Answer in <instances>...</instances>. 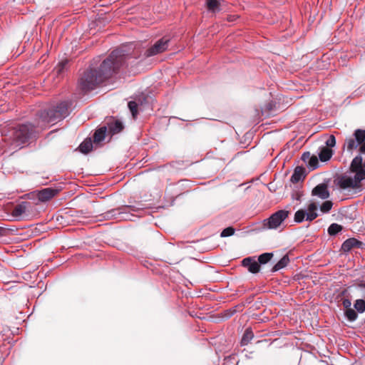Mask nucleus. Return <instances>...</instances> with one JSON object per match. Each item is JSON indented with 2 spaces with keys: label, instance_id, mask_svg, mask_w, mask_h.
<instances>
[{
  "label": "nucleus",
  "instance_id": "obj_1",
  "mask_svg": "<svg viewBox=\"0 0 365 365\" xmlns=\"http://www.w3.org/2000/svg\"><path fill=\"white\" fill-rule=\"evenodd\" d=\"M125 56L120 50H114L97 68L91 66L78 80V88L87 93L98 88L110 78L125 63Z\"/></svg>",
  "mask_w": 365,
  "mask_h": 365
},
{
  "label": "nucleus",
  "instance_id": "obj_2",
  "mask_svg": "<svg viewBox=\"0 0 365 365\" xmlns=\"http://www.w3.org/2000/svg\"><path fill=\"white\" fill-rule=\"evenodd\" d=\"M349 174H342L337 178L338 186L343 190L359 189L365 179V164L361 155L356 156L349 166Z\"/></svg>",
  "mask_w": 365,
  "mask_h": 365
},
{
  "label": "nucleus",
  "instance_id": "obj_3",
  "mask_svg": "<svg viewBox=\"0 0 365 365\" xmlns=\"http://www.w3.org/2000/svg\"><path fill=\"white\" fill-rule=\"evenodd\" d=\"M36 136V132L33 125L21 124L14 128L10 138L11 144L20 146L35 138Z\"/></svg>",
  "mask_w": 365,
  "mask_h": 365
},
{
  "label": "nucleus",
  "instance_id": "obj_4",
  "mask_svg": "<svg viewBox=\"0 0 365 365\" xmlns=\"http://www.w3.org/2000/svg\"><path fill=\"white\" fill-rule=\"evenodd\" d=\"M68 101H61L52 106L47 110L42 112L40 118L45 123H54V122L60 120L68 115Z\"/></svg>",
  "mask_w": 365,
  "mask_h": 365
},
{
  "label": "nucleus",
  "instance_id": "obj_5",
  "mask_svg": "<svg viewBox=\"0 0 365 365\" xmlns=\"http://www.w3.org/2000/svg\"><path fill=\"white\" fill-rule=\"evenodd\" d=\"M353 136L354 138H348L345 140L344 146H346L349 151L356 150L359 146V152L365 154V130H355Z\"/></svg>",
  "mask_w": 365,
  "mask_h": 365
},
{
  "label": "nucleus",
  "instance_id": "obj_6",
  "mask_svg": "<svg viewBox=\"0 0 365 365\" xmlns=\"http://www.w3.org/2000/svg\"><path fill=\"white\" fill-rule=\"evenodd\" d=\"M289 215V211L284 210H278L264 221V225H267L269 229H276L288 217Z\"/></svg>",
  "mask_w": 365,
  "mask_h": 365
},
{
  "label": "nucleus",
  "instance_id": "obj_7",
  "mask_svg": "<svg viewBox=\"0 0 365 365\" xmlns=\"http://www.w3.org/2000/svg\"><path fill=\"white\" fill-rule=\"evenodd\" d=\"M169 41V38L166 37L160 38L153 46L145 51V56L150 57L164 52L168 47Z\"/></svg>",
  "mask_w": 365,
  "mask_h": 365
},
{
  "label": "nucleus",
  "instance_id": "obj_8",
  "mask_svg": "<svg viewBox=\"0 0 365 365\" xmlns=\"http://www.w3.org/2000/svg\"><path fill=\"white\" fill-rule=\"evenodd\" d=\"M312 195L317 196L322 200L328 199L330 197V193L327 184L320 183L315 186L312 190Z\"/></svg>",
  "mask_w": 365,
  "mask_h": 365
},
{
  "label": "nucleus",
  "instance_id": "obj_9",
  "mask_svg": "<svg viewBox=\"0 0 365 365\" xmlns=\"http://www.w3.org/2000/svg\"><path fill=\"white\" fill-rule=\"evenodd\" d=\"M364 245V244L362 242L352 237L343 242L341 250L344 252H348L353 248H361Z\"/></svg>",
  "mask_w": 365,
  "mask_h": 365
},
{
  "label": "nucleus",
  "instance_id": "obj_10",
  "mask_svg": "<svg viewBox=\"0 0 365 365\" xmlns=\"http://www.w3.org/2000/svg\"><path fill=\"white\" fill-rule=\"evenodd\" d=\"M242 264L245 267H247L250 272L253 274L258 273L260 270V265L252 257L245 258L242 261Z\"/></svg>",
  "mask_w": 365,
  "mask_h": 365
},
{
  "label": "nucleus",
  "instance_id": "obj_11",
  "mask_svg": "<svg viewBox=\"0 0 365 365\" xmlns=\"http://www.w3.org/2000/svg\"><path fill=\"white\" fill-rule=\"evenodd\" d=\"M58 190L51 187L43 189L38 193V199L41 202H46L56 196Z\"/></svg>",
  "mask_w": 365,
  "mask_h": 365
},
{
  "label": "nucleus",
  "instance_id": "obj_12",
  "mask_svg": "<svg viewBox=\"0 0 365 365\" xmlns=\"http://www.w3.org/2000/svg\"><path fill=\"white\" fill-rule=\"evenodd\" d=\"M108 131L111 135L117 134L121 132L124 126L121 121L118 120L111 119L107 123Z\"/></svg>",
  "mask_w": 365,
  "mask_h": 365
},
{
  "label": "nucleus",
  "instance_id": "obj_13",
  "mask_svg": "<svg viewBox=\"0 0 365 365\" xmlns=\"http://www.w3.org/2000/svg\"><path fill=\"white\" fill-rule=\"evenodd\" d=\"M68 62V59H64L60 61L53 71V75L58 78L62 77L65 71L67 70Z\"/></svg>",
  "mask_w": 365,
  "mask_h": 365
},
{
  "label": "nucleus",
  "instance_id": "obj_14",
  "mask_svg": "<svg viewBox=\"0 0 365 365\" xmlns=\"http://www.w3.org/2000/svg\"><path fill=\"white\" fill-rule=\"evenodd\" d=\"M317 205L315 202H311L307 207V221H312L316 219L318 216L317 212Z\"/></svg>",
  "mask_w": 365,
  "mask_h": 365
},
{
  "label": "nucleus",
  "instance_id": "obj_15",
  "mask_svg": "<svg viewBox=\"0 0 365 365\" xmlns=\"http://www.w3.org/2000/svg\"><path fill=\"white\" fill-rule=\"evenodd\" d=\"M305 169L303 167L297 166L291 177V181L294 183L298 182L304 178Z\"/></svg>",
  "mask_w": 365,
  "mask_h": 365
},
{
  "label": "nucleus",
  "instance_id": "obj_16",
  "mask_svg": "<svg viewBox=\"0 0 365 365\" xmlns=\"http://www.w3.org/2000/svg\"><path fill=\"white\" fill-rule=\"evenodd\" d=\"M223 2V0H207V7L209 11L215 13L220 11L221 5Z\"/></svg>",
  "mask_w": 365,
  "mask_h": 365
},
{
  "label": "nucleus",
  "instance_id": "obj_17",
  "mask_svg": "<svg viewBox=\"0 0 365 365\" xmlns=\"http://www.w3.org/2000/svg\"><path fill=\"white\" fill-rule=\"evenodd\" d=\"M106 131V126H102L96 130L93 135V142L95 143H99L103 141L105 139Z\"/></svg>",
  "mask_w": 365,
  "mask_h": 365
},
{
  "label": "nucleus",
  "instance_id": "obj_18",
  "mask_svg": "<svg viewBox=\"0 0 365 365\" xmlns=\"http://www.w3.org/2000/svg\"><path fill=\"white\" fill-rule=\"evenodd\" d=\"M29 204L28 202H22L15 206L12 211V215L14 217H19L27 210V206Z\"/></svg>",
  "mask_w": 365,
  "mask_h": 365
},
{
  "label": "nucleus",
  "instance_id": "obj_19",
  "mask_svg": "<svg viewBox=\"0 0 365 365\" xmlns=\"http://www.w3.org/2000/svg\"><path fill=\"white\" fill-rule=\"evenodd\" d=\"M332 155L333 150L327 147H323L319 153V158L322 162L329 160L332 157Z\"/></svg>",
  "mask_w": 365,
  "mask_h": 365
},
{
  "label": "nucleus",
  "instance_id": "obj_20",
  "mask_svg": "<svg viewBox=\"0 0 365 365\" xmlns=\"http://www.w3.org/2000/svg\"><path fill=\"white\" fill-rule=\"evenodd\" d=\"M93 148V143L91 138H86L79 145V150L84 154L88 153Z\"/></svg>",
  "mask_w": 365,
  "mask_h": 365
},
{
  "label": "nucleus",
  "instance_id": "obj_21",
  "mask_svg": "<svg viewBox=\"0 0 365 365\" xmlns=\"http://www.w3.org/2000/svg\"><path fill=\"white\" fill-rule=\"evenodd\" d=\"M289 262L288 255H284L272 268V272H275L285 267Z\"/></svg>",
  "mask_w": 365,
  "mask_h": 365
},
{
  "label": "nucleus",
  "instance_id": "obj_22",
  "mask_svg": "<svg viewBox=\"0 0 365 365\" xmlns=\"http://www.w3.org/2000/svg\"><path fill=\"white\" fill-rule=\"evenodd\" d=\"M254 334L251 329L248 328L245 330L242 338L241 339V345L245 346L249 344V342L253 339Z\"/></svg>",
  "mask_w": 365,
  "mask_h": 365
},
{
  "label": "nucleus",
  "instance_id": "obj_23",
  "mask_svg": "<svg viewBox=\"0 0 365 365\" xmlns=\"http://www.w3.org/2000/svg\"><path fill=\"white\" fill-rule=\"evenodd\" d=\"M343 227L341 225L336 223H332L328 228V233L329 235H336L337 233L341 232Z\"/></svg>",
  "mask_w": 365,
  "mask_h": 365
},
{
  "label": "nucleus",
  "instance_id": "obj_24",
  "mask_svg": "<svg viewBox=\"0 0 365 365\" xmlns=\"http://www.w3.org/2000/svg\"><path fill=\"white\" fill-rule=\"evenodd\" d=\"M272 257H273L272 253H269V252L263 253L259 256L257 262L259 263V265H260V264H264L267 263L268 262H269L272 259Z\"/></svg>",
  "mask_w": 365,
  "mask_h": 365
},
{
  "label": "nucleus",
  "instance_id": "obj_25",
  "mask_svg": "<svg viewBox=\"0 0 365 365\" xmlns=\"http://www.w3.org/2000/svg\"><path fill=\"white\" fill-rule=\"evenodd\" d=\"M307 218V213L306 211L304 210H299L295 212L294 215V221L296 222H302L304 218Z\"/></svg>",
  "mask_w": 365,
  "mask_h": 365
},
{
  "label": "nucleus",
  "instance_id": "obj_26",
  "mask_svg": "<svg viewBox=\"0 0 365 365\" xmlns=\"http://www.w3.org/2000/svg\"><path fill=\"white\" fill-rule=\"evenodd\" d=\"M307 165L312 170L317 168L319 167L318 158L316 155H312Z\"/></svg>",
  "mask_w": 365,
  "mask_h": 365
},
{
  "label": "nucleus",
  "instance_id": "obj_27",
  "mask_svg": "<svg viewBox=\"0 0 365 365\" xmlns=\"http://www.w3.org/2000/svg\"><path fill=\"white\" fill-rule=\"evenodd\" d=\"M345 315L350 322L355 321L358 317L356 312L351 308L345 310Z\"/></svg>",
  "mask_w": 365,
  "mask_h": 365
},
{
  "label": "nucleus",
  "instance_id": "obj_28",
  "mask_svg": "<svg viewBox=\"0 0 365 365\" xmlns=\"http://www.w3.org/2000/svg\"><path fill=\"white\" fill-rule=\"evenodd\" d=\"M354 308L360 313L365 311V302L363 299H357L354 303Z\"/></svg>",
  "mask_w": 365,
  "mask_h": 365
},
{
  "label": "nucleus",
  "instance_id": "obj_29",
  "mask_svg": "<svg viewBox=\"0 0 365 365\" xmlns=\"http://www.w3.org/2000/svg\"><path fill=\"white\" fill-rule=\"evenodd\" d=\"M332 205H333V203L331 201L327 200L322 204V205L320 207V210L322 212H324V213L328 212L331 210Z\"/></svg>",
  "mask_w": 365,
  "mask_h": 365
},
{
  "label": "nucleus",
  "instance_id": "obj_30",
  "mask_svg": "<svg viewBox=\"0 0 365 365\" xmlns=\"http://www.w3.org/2000/svg\"><path fill=\"white\" fill-rule=\"evenodd\" d=\"M128 108L132 113L133 117L135 118L138 115V104L135 101H130L128 103Z\"/></svg>",
  "mask_w": 365,
  "mask_h": 365
},
{
  "label": "nucleus",
  "instance_id": "obj_31",
  "mask_svg": "<svg viewBox=\"0 0 365 365\" xmlns=\"http://www.w3.org/2000/svg\"><path fill=\"white\" fill-rule=\"evenodd\" d=\"M235 230L232 227H228L222 231V232L220 234V237H226L232 236L235 234Z\"/></svg>",
  "mask_w": 365,
  "mask_h": 365
},
{
  "label": "nucleus",
  "instance_id": "obj_32",
  "mask_svg": "<svg viewBox=\"0 0 365 365\" xmlns=\"http://www.w3.org/2000/svg\"><path fill=\"white\" fill-rule=\"evenodd\" d=\"M336 145V138L334 135H331L326 141V147L331 148Z\"/></svg>",
  "mask_w": 365,
  "mask_h": 365
},
{
  "label": "nucleus",
  "instance_id": "obj_33",
  "mask_svg": "<svg viewBox=\"0 0 365 365\" xmlns=\"http://www.w3.org/2000/svg\"><path fill=\"white\" fill-rule=\"evenodd\" d=\"M312 157L309 152H305L302 155V160L305 163H309L310 158Z\"/></svg>",
  "mask_w": 365,
  "mask_h": 365
},
{
  "label": "nucleus",
  "instance_id": "obj_34",
  "mask_svg": "<svg viewBox=\"0 0 365 365\" xmlns=\"http://www.w3.org/2000/svg\"><path fill=\"white\" fill-rule=\"evenodd\" d=\"M342 304L346 309H350L351 305V300L349 299H344L342 301Z\"/></svg>",
  "mask_w": 365,
  "mask_h": 365
},
{
  "label": "nucleus",
  "instance_id": "obj_35",
  "mask_svg": "<svg viewBox=\"0 0 365 365\" xmlns=\"http://www.w3.org/2000/svg\"><path fill=\"white\" fill-rule=\"evenodd\" d=\"M126 207H128V206H126V207H122V208H118V209H117V210H110V211H109V212H106V216H107V217H109V215H110V214H112L113 212H117V211H119L120 210H123V209L124 210V209H125Z\"/></svg>",
  "mask_w": 365,
  "mask_h": 365
},
{
  "label": "nucleus",
  "instance_id": "obj_36",
  "mask_svg": "<svg viewBox=\"0 0 365 365\" xmlns=\"http://www.w3.org/2000/svg\"><path fill=\"white\" fill-rule=\"evenodd\" d=\"M6 230L4 228L0 227V237L6 235Z\"/></svg>",
  "mask_w": 365,
  "mask_h": 365
},
{
  "label": "nucleus",
  "instance_id": "obj_37",
  "mask_svg": "<svg viewBox=\"0 0 365 365\" xmlns=\"http://www.w3.org/2000/svg\"><path fill=\"white\" fill-rule=\"evenodd\" d=\"M228 21H233L232 18L228 19Z\"/></svg>",
  "mask_w": 365,
  "mask_h": 365
}]
</instances>
